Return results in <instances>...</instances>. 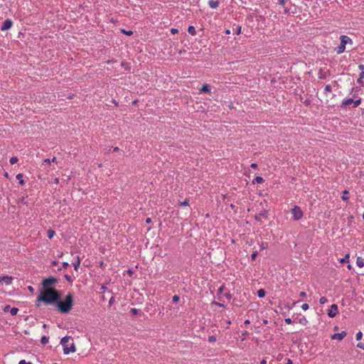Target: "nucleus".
I'll return each mask as SVG.
<instances>
[{
  "mask_svg": "<svg viewBox=\"0 0 364 364\" xmlns=\"http://www.w3.org/2000/svg\"><path fill=\"white\" fill-rule=\"evenodd\" d=\"M61 298L60 293L57 289L40 290V294L36 300V306H39V302L45 304H55Z\"/></svg>",
  "mask_w": 364,
  "mask_h": 364,
  "instance_id": "obj_1",
  "label": "nucleus"
},
{
  "mask_svg": "<svg viewBox=\"0 0 364 364\" xmlns=\"http://www.w3.org/2000/svg\"><path fill=\"white\" fill-rule=\"evenodd\" d=\"M74 304L73 296L71 293H68L62 301L61 298L59 301L56 302L55 306L62 314H68L72 309Z\"/></svg>",
  "mask_w": 364,
  "mask_h": 364,
  "instance_id": "obj_2",
  "label": "nucleus"
},
{
  "mask_svg": "<svg viewBox=\"0 0 364 364\" xmlns=\"http://www.w3.org/2000/svg\"><path fill=\"white\" fill-rule=\"evenodd\" d=\"M70 339H72V337L66 336L63 337L60 341V344L63 347V353L65 355H68L70 353H74L76 351L75 345L73 342L70 344V347H68V346H67V343L68 342V341Z\"/></svg>",
  "mask_w": 364,
  "mask_h": 364,
  "instance_id": "obj_3",
  "label": "nucleus"
},
{
  "mask_svg": "<svg viewBox=\"0 0 364 364\" xmlns=\"http://www.w3.org/2000/svg\"><path fill=\"white\" fill-rule=\"evenodd\" d=\"M341 43L340 45L336 48V53L338 54H341L345 51L346 46L348 43L353 44L352 39L348 37V36L342 35L340 37Z\"/></svg>",
  "mask_w": 364,
  "mask_h": 364,
  "instance_id": "obj_4",
  "label": "nucleus"
},
{
  "mask_svg": "<svg viewBox=\"0 0 364 364\" xmlns=\"http://www.w3.org/2000/svg\"><path fill=\"white\" fill-rule=\"evenodd\" d=\"M58 282V279L50 277L48 278H45L42 280L41 285L42 287L40 290H48V289H55L53 287L54 284Z\"/></svg>",
  "mask_w": 364,
  "mask_h": 364,
  "instance_id": "obj_5",
  "label": "nucleus"
},
{
  "mask_svg": "<svg viewBox=\"0 0 364 364\" xmlns=\"http://www.w3.org/2000/svg\"><path fill=\"white\" fill-rule=\"evenodd\" d=\"M291 213L293 215V220L295 221L299 220L304 216V213L301 208L298 205H294L291 210Z\"/></svg>",
  "mask_w": 364,
  "mask_h": 364,
  "instance_id": "obj_6",
  "label": "nucleus"
},
{
  "mask_svg": "<svg viewBox=\"0 0 364 364\" xmlns=\"http://www.w3.org/2000/svg\"><path fill=\"white\" fill-rule=\"evenodd\" d=\"M337 314H338V306L336 304H333L331 306V308L328 311L327 314L330 318H333L336 316Z\"/></svg>",
  "mask_w": 364,
  "mask_h": 364,
  "instance_id": "obj_7",
  "label": "nucleus"
},
{
  "mask_svg": "<svg viewBox=\"0 0 364 364\" xmlns=\"http://www.w3.org/2000/svg\"><path fill=\"white\" fill-rule=\"evenodd\" d=\"M261 218L267 219L268 218V210L264 209L261 210L259 214L255 215V219L258 222L262 221Z\"/></svg>",
  "mask_w": 364,
  "mask_h": 364,
  "instance_id": "obj_8",
  "label": "nucleus"
},
{
  "mask_svg": "<svg viewBox=\"0 0 364 364\" xmlns=\"http://www.w3.org/2000/svg\"><path fill=\"white\" fill-rule=\"evenodd\" d=\"M12 25H13V21L11 19L7 18L3 22L1 27V31H7L11 28Z\"/></svg>",
  "mask_w": 364,
  "mask_h": 364,
  "instance_id": "obj_9",
  "label": "nucleus"
},
{
  "mask_svg": "<svg viewBox=\"0 0 364 364\" xmlns=\"http://www.w3.org/2000/svg\"><path fill=\"white\" fill-rule=\"evenodd\" d=\"M346 335H347V333L346 331H342L341 333H336L331 336V339H337V340L341 341L346 337Z\"/></svg>",
  "mask_w": 364,
  "mask_h": 364,
  "instance_id": "obj_10",
  "label": "nucleus"
},
{
  "mask_svg": "<svg viewBox=\"0 0 364 364\" xmlns=\"http://www.w3.org/2000/svg\"><path fill=\"white\" fill-rule=\"evenodd\" d=\"M13 277L11 276H3L0 277V282H4L6 284L9 285L11 284Z\"/></svg>",
  "mask_w": 364,
  "mask_h": 364,
  "instance_id": "obj_11",
  "label": "nucleus"
},
{
  "mask_svg": "<svg viewBox=\"0 0 364 364\" xmlns=\"http://www.w3.org/2000/svg\"><path fill=\"white\" fill-rule=\"evenodd\" d=\"M200 92L210 95L211 93L210 86L208 84H203L200 89Z\"/></svg>",
  "mask_w": 364,
  "mask_h": 364,
  "instance_id": "obj_12",
  "label": "nucleus"
},
{
  "mask_svg": "<svg viewBox=\"0 0 364 364\" xmlns=\"http://www.w3.org/2000/svg\"><path fill=\"white\" fill-rule=\"evenodd\" d=\"M208 6L211 9H216L219 6V1L218 0H209L208 1Z\"/></svg>",
  "mask_w": 364,
  "mask_h": 364,
  "instance_id": "obj_13",
  "label": "nucleus"
},
{
  "mask_svg": "<svg viewBox=\"0 0 364 364\" xmlns=\"http://www.w3.org/2000/svg\"><path fill=\"white\" fill-rule=\"evenodd\" d=\"M353 102V99H352V98L346 99L342 102L341 107H345L352 104Z\"/></svg>",
  "mask_w": 364,
  "mask_h": 364,
  "instance_id": "obj_14",
  "label": "nucleus"
},
{
  "mask_svg": "<svg viewBox=\"0 0 364 364\" xmlns=\"http://www.w3.org/2000/svg\"><path fill=\"white\" fill-rule=\"evenodd\" d=\"M263 182H264V178L262 176H256L252 181L253 184L262 183Z\"/></svg>",
  "mask_w": 364,
  "mask_h": 364,
  "instance_id": "obj_15",
  "label": "nucleus"
},
{
  "mask_svg": "<svg viewBox=\"0 0 364 364\" xmlns=\"http://www.w3.org/2000/svg\"><path fill=\"white\" fill-rule=\"evenodd\" d=\"M356 264L359 267H363L364 266V259L360 257H358Z\"/></svg>",
  "mask_w": 364,
  "mask_h": 364,
  "instance_id": "obj_16",
  "label": "nucleus"
},
{
  "mask_svg": "<svg viewBox=\"0 0 364 364\" xmlns=\"http://www.w3.org/2000/svg\"><path fill=\"white\" fill-rule=\"evenodd\" d=\"M73 264L75 270L77 271L78 267L80 264V259L79 256L77 257L76 261L75 262H73Z\"/></svg>",
  "mask_w": 364,
  "mask_h": 364,
  "instance_id": "obj_17",
  "label": "nucleus"
},
{
  "mask_svg": "<svg viewBox=\"0 0 364 364\" xmlns=\"http://www.w3.org/2000/svg\"><path fill=\"white\" fill-rule=\"evenodd\" d=\"M23 173H18L16 176V179L19 181V183L21 185H23L25 183L24 180L23 179Z\"/></svg>",
  "mask_w": 364,
  "mask_h": 364,
  "instance_id": "obj_18",
  "label": "nucleus"
},
{
  "mask_svg": "<svg viewBox=\"0 0 364 364\" xmlns=\"http://www.w3.org/2000/svg\"><path fill=\"white\" fill-rule=\"evenodd\" d=\"M257 294L259 298H263L266 295V291L264 289H260L257 291Z\"/></svg>",
  "mask_w": 364,
  "mask_h": 364,
  "instance_id": "obj_19",
  "label": "nucleus"
},
{
  "mask_svg": "<svg viewBox=\"0 0 364 364\" xmlns=\"http://www.w3.org/2000/svg\"><path fill=\"white\" fill-rule=\"evenodd\" d=\"M188 32L192 36H195L196 34V28L193 26H188Z\"/></svg>",
  "mask_w": 364,
  "mask_h": 364,
  "instance_id": "obj_20",
  "label": "nucleus"
},
{
  "mask_svg": "<svg viewBox=\"0 0 364 364\" xmlns=\"http://www.w3.org/2000/svg\"><path fill=\"white\" fill-rule=\"evenodd\" d=\"M349 258H350V255H349V254H347L345 255V257L343 258L340 259L339 262L341 263H348Z\"/></svg>",
  "mask_w": 364,
  "mask_h": 364,
  "instance_id": "obj_21",
  "label": "nucleus"
},
{
  "mask_svg": "<svg viewBox=\"0 0 364 364\" xmlns=\"http://www.w3.org/2000/svg\"><path fill=\"white\" fill-rule=\"evenodd\" d=\"M349 194V191L347 190H344L343 191V196L341 197L342 200L344 201H347L348 200V197L347 196Z\"/></svg>",
  "mask_w": 364,
  "mask_h": 364,
  "instance_id": "obj_22",
  "label": "nucleus"
},
{
  "mask_svg": "<svg viewBox=\"0 0 364 364\" xmlns=\"http://www.w3.org/2000/svg\"><path fill=\"white\" fill-rule=\"evenodd\" d=\"M48 341H49V338L46 336H43L41 338V343L43 345L47 344L48 343Z\"/></svg>",
  "mask_w": 364,
  "mask_h": 364,
  "instance_id": "obj_23",
  "label": "nucleus"
},
{
  "mask_svg": "<svg viewBox=\"0 0 364 364\" xmlns=\"http://www.w3.org/2000/svg\"><path fill=\"white\" fill-rule=\"evenodd\" d=\"M120 31H121V33H124V34H125L127 36H129L133 35V31H127V30H125L124 28H121Z\"/></svg>",
  "mask_w": 364,
  "mask_h": 364,
  "instance_id": "obj_24",
  "label": "nucleus"
},
{
  "mask_svg": "<svg viewBox=\"0 0 364 364\" xmlns=\"http://www.w3.org/2000/svg\"><path fill=\"white\" fill-rule=\"evenodd\" d=\"M55 232L53 230L49 229L48 230V237L49 239H52L53 237V236L55 235Z\"/></svg>",
  "mask_w": 364,
  "mask_h": 364,
  "instance_id": "obj_25",
  "label": "nucleus"
},
{
  "mask_svg": "<svg viewBox=\"0 0 364 364\" xmlns=\"http://www.w3.org/2000/svg\"><path fill=\"white\" fill-rule=\"evenodd\" d=\"M18 312V309L16 307H11L10 313L12 316H16Z\"/></svg>",
  "mask_w": 364,
  "mask_h": 364,
  "instance_id": "obj_26",
  "label": "nucleus"
},
{
  "mask_svg": "<svg viewBox=\"0 0 364 364\" xmlns=\"http://www.w3.org/2000/svg\"><path fill=\"white\" fill-rule=\"evenodd\" d=\"M18 161V159L16 157V156H12L10 160H9V162L11 164H14L16 163H17Z\"/></svg>",
  "mask_w": 364,
  "mask_h": 364,
  "instance_id": "obj_27",
  "label": "nucleus"
},
{
  "mask_svg": "<svg viewBox=\"0 0 364 364\" xmlns=\"http://www.w3.org/2000/svg\"><path fill=\"white\" fill-rule=\"evenodd\" d=\"M360 103H361V99L360 98H359V99H358L356 100H353V107H358L360 105Z\"/></svg>",
  "mask_w": 364,
  "mask_h": 364,
  "instance_id": "obj_28",
  "label": "nucleus"
},
{
  "mask_svg": "<svg viewBox=\"0 0 364 364\" xmlns=\"http://www.w3.org/2000/svg\"><path fill=\"white\" fill-rule=\"evenodd\" d=\"M299 322L302 325H306L308 323V321L305 316H303L299 319Z\"/></svg>",
  "mask_w": 364,
  "mask_h": 364,
  "instance_id": "obj_29",
  "label": "nucleus"
},
{
  "mask_svg": "<svg viewBox=\"0 0 364 364\" xmlns=\"http://www.w3.org/2000/svg\"><path fill=\"white\" fill-rule=\"evenodd\" d=\"M130 313L132 314H133V315H137V314H139L140 313V310L134 309V308H132L130 310Z\"/></svg>",
  "mask_w": 364,
  "mask_h": 364,
  "instance_id": "obj_30",
  "label": "nucleus"
},
{
  "mask_svg": "<svg viewBox=\"0 0 364 364\" xmlns=\"http://www.w3.org/2000/svg\"><path fill=\"white\" fill-rule=\"evenodd\" d=\"M332 90V88H331V86L330 85H326L324 87V92L326 93V92H331Z\"/></svg>",
  "mask_w": 364,
  "mask_h": 364,
  "instance_id": "obj_31",
  "label": "nucleus"
},
{
  "mask_svg": "<svg viewBox=\"0 0 364 364\" xmlns=\"http://www.w3.org/2000/svg\"><path fill=\"white\" fill-rule=\"evenodd\" d=\"M328 301L327 299L325 296H322L319 299V303L321 304H324Z\"/></svg>",
  "mask_w": 364,
  "mask_h": 364,
  "instance_id": "obj_32",
  "label": "nucleus"
},
{
  "mask_svg": "<svg viewBox=\"0 0 364 364\" xmlns=\"http://www.w3.org/2000/svg\"><path fill=\"white\" fill-rule=\"evenodd\" d=\"M363 337V333L359 331L356 333L355 338L357 341H360Z\"/></svg>",
  "mask_w": 364,
  "mask_h": 364,
  "instance_id": "obj_33",
  "label": "nucleus"
},
{
  "mask_svg": "<svg viewBox=\"0 0 364 364\" xmlns=\"http://www.w3.org/2000/svg\"><path fill=\"white\" fill-rule=\"evenodd\" d=\"M363 78L364 77H361L360 75L359 74V77L357 79V82L362 86L364 85V82L363 80Z\"/></svg>",
  "mask_w": 364,
  "mask_h": 364,
  "instance_id": "obj_34",
  "label": "nucleus"
},
{
  "mask_svg": "<svg viewBox=\"0 0 364 364\" xmlns=\"http://www.w3.org/2000/svg\"><path fill=\"white\" fill-rule=\"evenodd\" d=\"M258 252L257 251H254L251 255V259L255 260L257 257Z\"/></svg>",
  "mask_w": 364,
  "mask_h": 364,
  "instance_id": "obj_35",
  "label": "nucleus"
},
{
  "mask_svg": "<svg viewBox=\"0 0 364 364\" xmlns=\"http://www.w3.org/2000/svg\"><path fill=\"white\" fill-rule=\"evenodd\" d=\"M179 299H180V297L178 295H174L172 298V301L173 303H177L179 301Z\"/></svg>",
  "mask_w": 364,
  "mask_h": 364,
  "instance_id": "obj_36",
  "label": "nucleus"
},
{
  "mask_svg": "<svg viewBox=\"0 0 364 364\" xmlns=\"http://www.w3.org/2000/svg\"><path fill=\"white\" fill-rule=\"evenodd\" d=\"M208 341L210 342V343H213V342H215L216 341V338L215 336H210L208 337Z\"/></svg>",
  "mask_w": 364,
  "mask_h": 364,
  "instance_id": "obj_37",
  "label": "nucleus"
},
{
  "mask_svg": "<svg viewBox=\"0 0 364 364\" xmlns=\"http://www.w3.org/2000/svg\"><path fill=\"white\" fill-rule=\"evenodd\" d=\"M65 279L69 282H73V279L71 277V276L68 275V274H65Z\"/></svg>",
  "mask_w": 364,
  "mask_h": 364,
  "instance_id": "obj_38",
  "label": "nucleus"
},
{
  "mask_svg": "<svg viewBox=\"0 0 364 364\" xmlns=\"http://www.w3.org/2000/svg\"><path fill=\"white\" fill-rule=\"evenodd\" d=\"M225 289V285L224 284L221 285L220 287L218 290V294H222Z\"/></svg>",
  "mask_w": 364,
  "mask_h": 364,
  "instance_id": "obj_39",
  "label": "nucleus"
},
{
  "mask_svg": "<svg viewBox=\"0 0 364 364\" xmlns=\"http://www.w3.org/2000/svg\"><path fill=\"white\" fill-rule=\"evenodd\" d=\"M188 203H189V200L188 199H186L184 201L181 202L180 205L181 206H186V205H188Z\"/></svg>",
  "mask_w": 364,
  "mask_h": 364,
  "instance_id": "obj_40",
  "label": "nucleus"
},
{
  "mask_svg": "<svg viewBox=\"0 0 364 364\" xmlns=\"http://www.w3.org/2000/svg\"><path fill=\"white\" fill-rule=\"evenodd\" d=\"M261 250H265L268 247V245L266 242H262L260 245Z\"/></svg>",
  "mask_w": 364,
  "mask_h": 364,
  "instance_id": "obj_41",
  "label": "nucleus"
},
{
  "mask_svg": "<svg viewBox=\"0 0 364 364\" xmlns=\"http://www.w3.org/2000/svg\"><path fill=\"white\" fill-rule=\"evenodd\" d=\"M284 321L287 324H291L293 322H294V321H292L290 318H287L284 319Z\"/></svg>",
  "mask_w": 364,
  "mask_h": 364,
  "instance_id": "obj_42",
  "label": "nucleus"
},
{
  "mask_svg": "<svg viewBox=\"0 0 364 364\" xmlns=\"http://www.w3.org/2000/svg\"><path fill=\"white\" fill-rule=\"evenodd\" d=\"M309 304H302V306H301V309H302L303 310H304V311H306L307 309H309Z\"/></svg>",
  "mask_w": 364,
  "mask_h": 364,
  "instance_id": "obj_43",
  "label": "nucleus"
},
{
  "mask_svg": "<svg viewBox=\"0 0 364 364\" xmlns=\"http://www.w3.org/2000/svg\"><path fill=\"white\" fill-rule=\"evenodd\" d=\"M249 335V333L247 331H243L242 333V340L245 339V338Z\"/></svg>",
  "mask_w": 364,
  "mask_h": 364,
  "instance_id": "obj_44",
  "label": "nucleus"
},
{
  "mask_svg": "<svg viewBox=\"0 0 364 364\" xmlns=\"http://www.w3.org/2000/svg\"><path fill=\"white\" fill-rule=\"evenodd\" d=\"M171 33L172 34H176V33H178V30L177 28H172L171 29Z\"/></svg>",
  "mask_w": 364,
  "mask_h": 364,
  "instance_id": "obj_45",
  "label": "nucleus"
},
{
  "mask_svg": "<svg viewBox=\"0 0 364 364\" xmlns=\"http://www.w3.org/2000/svg\"><path fill=\"white\" fill-rule=\"evenodd\" d=\"M43 164H47V165L50 166V164H51V161H50V159H46L43 161Z\"/></svg>",
  "mask_w": 364,
  "mask_h": 364,
  "instance_id": "obj_46",
  "label": "nucleus"
},
{
  "mask_svg": "<svg viewBox=\"0 0 364 364\" xmlns=\"http://www.w3.org/2000/svg\"><path fill=\"white\" fill-rule=\"evenodd\" d=\"M114 301H115L114 297L112 296L109 301V306H112Z\"/></svg>",
  "mask_w": 364,
  "mask_h": 364,
  "instance_id": "obj_47",
  "label": "nucleus"
},
{
  "mask_svg": "<svg viewBox=\"0 0 364 364\" xmlns=\"http://www.w3.org/2000/svg\"><path fill=\"white\" fill-rule=\"evenodd\" d=\"M18 364H33L31 362H26L25 360H21L19 361Z\"/></svg>",
  "mask_w": 364,
  "mask_h": 364,
  "instance_id": "obj_48",
  "label": "nucleus"
},
{
  "mask_svg": "<svg viewBox=\"0 0 364 364\" xmlns=\"http://www.w3.org/2000/svg\"><path fill=\"white\" fill-rule=\"evenodd\" d=\"M357 347H358V348H360V349L364 350V343H358L357 344Z\"/></svg>",
  "mask_w": 364,
  "mask_h": 364,
  "instance_id": "obj_49",
  "label": "nucleus"
},
{
  "mask_svg": "<svg viewBox=\"0 0 364 364\" xmlns=\"http://www.w3.org/2000/svg\"><path fill=\"white\" fill-rule=\"evenodd\" d=\"M11 310V306L10 305H6L4 309V312H7V311H10Z\"/></svg>",
  "mask_w": 364,
  "mask_h": 364,
  "instance_id": "obj_50",
  "label": "nucleus"
},
{
  "mask_svg": "<svg viewBox=\"0 0 364 364\" xmlns=\"http://www.w3.org/2000/svg\"><path fill=\"white\" fill-rule=\"evenodd\" d=\"M62 266H63V268L65 269V268H67L69 266V264L68 262H63Z\"/></svg>",
  "mask_w": 364,
  "mask_h": 364,
  "instance_id": "obj_51",
  "label": "nucleus"
},
{
  "mask_svg": "<svg viewBox=\"0 0 364 364\" xmlns=\"http://www.w3.org/2000/svg\"><path fill=\"white\" fill-rule=\"evenodd\" d=\"M28 289L30 292L33 293L34 292V288L31 286L28 287Z\"/></svg>",
  "mask_w": 364,
  "mask_h": 364,
  "instance_id": "obj_52",
  "label": "nucleus"
},
{
  "mask_svg": "<svg viewBox=\"0 0 364 364\" xmlns=\"http://www.w3.org/2000/svg\"><path fill=\"white\" fill-rule=\"evenodd\" d=\"M20 201H21L22 203H23V204H25V205H27V202H26V201H25V198H24L23 196L21 198Z\"/></svg>",
  "mask_w": 364,
  "mask_h": 364,
  "instance_id": "obj_53",
  "label": "nucleus"
},
{
  "mask_svg": "<svg viewBox=\"0 0 364 364\" xmlns=\"http://www.w3.org/2000/svg\"><path fill=\"white\" fill-rule=\"evenodd\" d=\"M225 296L227 299H230V298H231V294H230V292L225 293Z\"/></svg>",
  "mask_w": 364,
  "mask_h": 364,
  "instance_id": "obj_54",
  "label": "nucleus"
},
{
  "mask_svg": "<svg viewBox=\"0 0 364 364\" xmlns=\"http://www.w3.org/2000/svg\"><path fill=\"white\" fill-rule=\"evenodd\" d=\"M240 32H241V27H240V26H238V27L237 28L236 34H237V35H239V34L240 33Z\"/></svg>",
  "mask_w": 364,
  "mask_h": 364,
  "instance_id": "obj_55",
  "label": "nucleus"
},
{
  "mask_svg": "<svg viewBox=\"0 0 364 364\" xmlns=\"http://www.w3.org/2000/svg\"><path fill=\"white\" fill-rule=\"evenodd\" d=\"M250 167L252 168H257V164H255V163H252L251 165H250Z\"/></svg>",
  "mask_w": 364,
  "mask_h": 364,
  "instance_id": "obj_56",
  "label": "nucleus"
},
{
  "mask_svg": "<svg viewBox=\"0 0 364 364\" xmlns=\"http://www.w3.org/2000/svg\"><path fill=\"white\" fill-rule=\"evenodd\" d=\"M358 68H359V70H363H363H364V65H363V64H360V65H358Z\"/></svg>",
  "mask_w": 364,
  "mask_h": 364,
  "instance_id": "obj_57",
  "label": "nucleus"
},
{
  "mask_svg": "<svg viewBox=\"0 0 364 364\" xmlns=\"http://www.w3.org/2000/svg\"><path fill=\"white\" fill-rule=\"evenodd\" d=\"M287 0H279V4L281 5H284Z\"/></svg>",
  "mask_w": 364,
  "mask_h": 364,
  "instance_id": "obj_58",
  "label": "nucleus"
},
{
  "mask_svg": "<svg viewBox=\"0 0 364 364\" xmlns=\"http://www.w3.org/2000/svg\"><path fill=\"white\" fill-rule=\"evenodd\" d=\"M299 295L301 297H305L306 296V293L305 291H301Z\"/></svg>",
  "mask_w": 364,
  "mask_h": 364,
  "instance_id": "obj_59",
  "label": "nucleus"
},
{
  "mask_svg": "<svg viewBox=\"0 0 364 364\" xmlns=\"http://www.w3.org/2000/svg\"><path fill=\"white\" fill-rule=\"evenodd\" d=\"M146 223H151V218H147L146 219Z\"/></svg>",
  "mask_w": 364,
  "mask_h": 364,
  "instance_id": "obj_60",
  "label": "nucleus"
},
{
  "mask_svg": "<svg viewBox=\"0 0 364 364\" xmlns=\"http://www.w3.org/2000/svg\"><path fill=\"white\" fill-rule=\"evenodd\" d=\"M284 13L285 14H289V9L288 8H285V9H284Z\"/></svg>",
  "mask_w": 364,
  "mask_h": 364,
  "instance_id": "obj_61",
  "label": "nucleus"
},
{
  "mask_svg": "<svg viewBox=\"0 0 364 364\" xmlns=\"http://www.w3.org/2000/svg\"><path fill=\"white\" fill-rule=\"evenodd\" d=\"M50 161H51V162H53V163H57V159H56V157H55V156H54V157H53Z\"/></svg>",
  "mask_w": 364,
  "mask_h": 364,
  "instance_id": "obj_62",
  "label": "nucleus"
},
{
  "mask_svg": "<svg viewBox=\"0 0 364 364\" xmlns=\"http://www.w3.org/2000/svg\"><path fill=\"white\" fill-rule=\"evenodd\" d=\"M267 363V361L265 359H262L261 361H260V364H266Z\"/></svg>",
  "mask_w": 364,
  "mask_h": 364,
  "instance_id": "obj_63",
  "label": "nucleus"
},
{
  "mask_svg": "<svg viewBox=\"0 0 364 364\" xmlns=\"http://www.w3.org/2000/svg\"><path fill=\"white\" fill-rule=\"evenodd\" d=\"M287 364H293V362L290 359H288Z\"/></svg>",
  "mask_w": 364,
  "mask_h": 364,
  "instance_id": "obj_64",
  "label": "nucleus"
}]
</instances>
